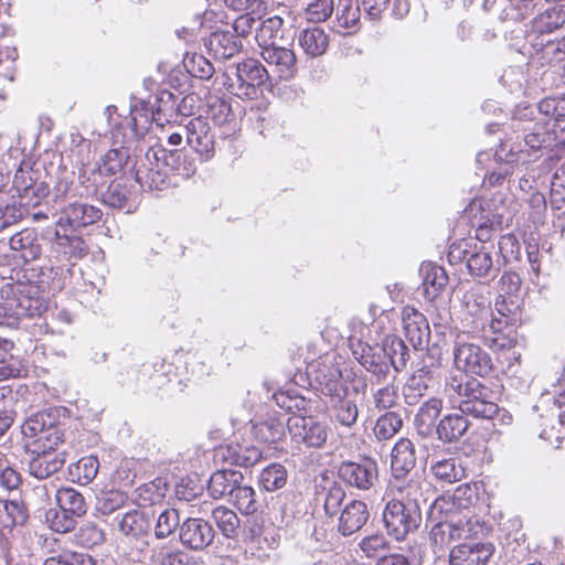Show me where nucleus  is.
<instances>
[{
	"mask_svg": "<svg viewBox=\"0 0 565 565\" xmlns=\"http://www.w3.org/2000/svg\"><path fill=\"white\" fill-rule=\"evenodd\" d=\"M61 411L49 408L29 416L21 426L28 454V472L35 479L44 480L64 466L62 454L56 448L64 441L61 428Z\"/></svg>",
	"mask_w": 565,
	"mask_h": 565,
	"instance_id": "obj_1",
	"label": "nucleus"
},
{
	"mask_svg": "<svg viewBox=\"0 0 565 565\" xmlns=\"http://www.w3.org/2000/svg\"><path fill=\"white\" fill-rule=\"evenodd\" d=\"M463 330L459 334L480 339L490 349L507 354L509 370L519 363L521 352L516 349V334H493L502 331L507 321L495 317L490 299L483 294L469 291L463 296Z\"/></svg>",
	"mask_w": 565,
	"mask_h": 565,
	"instance_id": "obj_2",
	"label": "nucleus"
},
{
	"mask_svg": "<svg viewBox=\"0 0 565 565\" xmlns=\"http://www.w3.org/2000/svg\"><path fill=\"white\" fill-rule=\"evenodd\" d=\"M444 394L450 407L476 418L490 417L497 411V404L491 401L492 391L476 377L451 375L446 380Z\"/></svg>",
	"mask_w": 565,
	"mask_h": 565,
	"instance_id": "obj_3",
	"label": "nucleus"
},
{
	"mask_svg": "<svg viewBox=\"0 0 565 565\" xmlns=\"http://www.w3.org/2000/svg\"><path fill=\"white\" fill-rule=\"evenodd\" d=\"M40 287L30 281L6 282L1 287L0 327H17L24 317L40 316L46 310Z\"/></svg>",
	"mask_w": 565,
	"mask_h": 565,
	"instance_id": "obj_4",
	"label": "nucleus"
},
{
	"mask_svg": "<svg viewBox=\"0 0 565 565\" xmlns=\"http://www.w3.org/2000/svg\"><path fill=\"white\" fill-rule=\"evenodd\" d=\"M268 71L256 60L246 58L225 67L222 78L224 88L239 98L253 99L258 87L268 79Z\"/></svg>",
	"mask_w": 565,
	"mask_h": 565,
	"instance_id": "obj_5",
	"label": "nucleus"
},
{
	"mask_svg": "<svg viewBox=\"0 0 565 565\" xmlns=\"http://www.w3.org/2000/svg\"><path fill=\"white\" fill-rule=\"evenodd\" d=\"M523 143H518L507 149L505 143H501L495 151V158L507 163L518 161L520 153H526L529 157H539L537 152L551 146L553 141V132L546 120L535 121L532 127H522Z\"/></svg>",
	"mask_w": 565,
	"mask_h": 565,
	"instance_id": "obj_6",
	"label": "nucleus"
},
{
	"mask_svg": "<svg viewBox=\"0 0 565 565\" xmlns=\"http://www.w3.org/2000/svg\"><path fill=\"white\" fill-rule=\"evenodd\" d=\"M291 444L301 451L303 448H322L330 435L329 425L311 415H292L287 419Z\"/></svg>",
	"mask_w": 565,
	"mask_h": 565,
	"instance_id": "obj_7",
	"label": "nucleus"
},
{
	"mask_svg": "<svg viewBox=\"0 0 565 565\" xmlns=\"http://www.w3.org/2000/svg\"><path fill=\"white\" fill-rule=\"evenodd\" d=\"M420 508L416 504H405V501L390 500L382 513L383 525L388 536L397 542L404 541L420 523Z\"/></svg>",
	"mask_w": 565,
	"mask_h": 565,
	"instance_id": "obj_8",
	"label": "nucleus"
},
{
	"mask_svg": "<svg viewBox=\"0 0 565 565\" xmlns=\"http://www.w3.org/2000/svg\"><path fill=\"white\" fill-rule=\"evenodd\" d=\"M129 159V151L125 147L110 149L100 162L83 164L79 169L78 180L85 190V194L97 192L104 184V175H114L122 170Z\"/></svg>",
	"mask_w": 565,
	"mask_h": 565,
	"instance_id": "obj_9",
	"label": "nucleus"
},
{
	"mask_svg": "<svg viewBox=\"0 0 565 565\" xmlns=\"http://www.w3.org/2000/svg\"><path fill=\"white\" fill-rule=\"evenodd\" d=\"M454 361L457 370L462 371L466 375L486 377L493 371L491 355L480 345L467 341L462 334L457 335Z\"/></svg>",
	"mask_w": 565,
	"mask_h": 565,
	"instance_id": "obj_10",
	"label": "nucleus"
},
{
	"mask_svg": "<svg viewBox=\"0 0 565 565\" xmlns=\"http://www.w3.org/2000/svg\"><path fill=\"white\" fill-rule=\"evenodd\" d=\"M342 360L340 355L326 354L316 365H311L309 371L310 374L313 373L321 393L331 398L347 396L348 387L340 366Z\"/></svg>",
	"mask_w": 565,
	"mask_h": 565,
	"instance_id": "obj_11",
	"label": "nucleus"
},
{
	"mask_svg": "<svg viewBox=\"0 0 565 565\" xmlns=\"http://www.w3.org/2000/svg\"><path fill=\"white\" fill-rule=\"evenodd\" d=\"M339 479L351 488L366 491L377 481V463L371 459L362 461H345L338 469Z\"/></svg>",
	"mask_w": 565,
	"mask_h": 565,
	"instance_id": "obj_12",
	"label": "nucleus"
},
{
	"mask_svg": "<svg viewBox=\"0 0 565 565\" xmlns=\"http://www.w3.org/2000/svg\"><path fill=\"white\" fill-rule=\"evenodd\" d=\"M540 438L554 448H559L565 439V392L561 393L542 415Z\"/></svg>",
	"mask_w": 565,
	"mask_h": 565,
	"instance_id": "obj_13",
	"label": "nucleus"
},
{
	"mask_svg": "<svg viewBox=\"0 0 565 565\" xmlns=\"http://www.w3.org/2000/svg\"><path fill=\"white\" fill-rule=\"evenodd\" d=\"M183 131L185 132L188 145L193 148L203 160L207 161L214 157V134L206 119L201 116L189 119L183 127Z\"/></svg>",
	"mask_w": 565,
	"mask_h": 565,
	"instance_id": "obj_14",
	"label": "nucleus"
},
{
	"mask_svg": "<svg viewBox=\"0 0 565 565\" xmlns=\"http://www.w3.org/2000/svg\"><path fill=\"white\" fill-rule=\"evenodd\" d=\"M490 249L486 245L473 244V248L468 254L467 268L469 274L478 279H492L494 278L500 268V252Z\"/></svg>",
	"mask_w": 565,
	"mask_h": 565,
	"instance_id": "obj_15",
	"label": "nucleus"
},
{
	"mask_svg": "<svg viewBox=\"0 0 565 565\" xmlns=\"http://www.w3.org/2000/svg\"><path fill=\"white\" fill-rule=\"evenodd\" d=\"M180 542L193 551H203L210 546L215 537L211 524L201 518H188L179 531Z\"/></svg>",
	"mask_w": 565,
	"mask_h": 565,
	"instance_id": "obj_16",
	"label": "nucleus"
},
{
	"mask_svg": "<svg viewBox=\"0 0 565 565\" xmlns=\"http://www.w3.org/2000/svg\"><path fill=\"white\" fill-rule=\"evenodd\" d=\"M352 354L367 372L379 380L385 379L391 369L388 358L382 345H371L359 340L352 343Z\"/></svg>",
	"mask_w": 565,
	"mask_h": 565,
	"instance_id": "obj_17",
	"label": "nucleus"
},
{
	"mask_svg": "<svg viewBox=\"0 0 565 565\" xmlns=\"http://www.w3.org/2000/svg\"><path fill=\"white\" fill-rule=\"evenodd\" d=\"M260 56L282 81H290L298 73L296 53L289 47L280 44L266 47L260 51Z\"/></svg>",
	"mask_w": 565,
	"mask_h": 565,
	"instance_id": "obj_18",
	"label": "nucleus"
},
{
	"mask_svg": "<svg viewBox=\"0 0 565 565\" xmlns=\"http://www.w3.org/2000/svg\"><path fill=\"white\" fill-rule=\"evenodd\" d=\"M370 511L362 500L353 499L347 502L337 515V531L344 537H349L367 523Z\"/></svg>",
	"mask_w": 565,
	"mask_h": 565,
	"instance_id": "obj_19",
	"label": "nucleus"
},
{
	"mask_svg": "<svg viewBox=\"0 0 565 565\" xmlns=\"http://www.w3.org/2000/svg\"><path fill=\"white\" fill-rule=\"evenodd\" d=\"M148 158L160 161L159 166L168 169V174L175 173L189 178L196 170L194 160L188 159L181 150H168L162 146H156L148 149Z\"/></svg>",
	"mask_w": 565,
	"mask_h": 565,
	"instance_id": "obj_20",
	"label": "nucleus"
},
{
	"mask_svg": "<svg viewBox=\"0 0 565 565\" xmlns=\"http://www.w3.org/2000/svg\"><path fill=\"white\" fill-rule=\"evenodd\" d=\"M404 334L414 349H423L428 344L430 328L426 317L414 307L406 306L402 311Z\"/></svg>",
	"mask_w": 565,
	"mask_h": 565,
	"instance_id": "obj_21",
	"label": "nucleus"
},
{
	"mask_svg": "<svg viewBox=\"0 0 565 565\" xmlns=\"http://www.w3.org/2000/svg\"><path fill=\"white\" fill-rule=\"evenodd\" d=\"M102 216L103 212L99 207L83 202H73L61 207L57 225L81 228L98 222Z\"/></svg>",
	"mask_w": 565,
	"mask_h": 565,
	"instance_id": "obj_22",
	"label": "nucleus"
},
{
	"mask_svg": "<svg viewBox=\"0 0 565 565\" xmlns=\"http://www.w3.org/2000/svg\"><path fill=\"white\" fill-rule=\"evenodd\" d=\"M494 552L491 543L459 544L449 554V565H487Z\"/></svg>",
	"mask_w": 565,
	"mask_h": 565,
	"instance_id": "obj_23",
	"label": "nucleus"
},
{
	"mask_svg": "<svg viewBox=\"0 0 565 565\" xmlns=\"http://www.w3.org/2000/svg\"><path fill=\"white\" fill-rule=\"evenodd\" d=\"M127 127L122 132L121 143L128 142L138 135H142L152 121H156L150 99H140L130 106V119H126Z\"/></svg>",
	"mask_w": 565,
	"mask_h": 565,
	"instance_id": "obj_24",
	"label": "nucleus"
},
{
	"mask_svg": "<svg viewBox=\"0 0 565 565\" xmlns=\"http://www.w3.org/2000/svg\"><path fill=\"white\" fill-rule=\"evenodd\" d=\"M205 47L216 60H228L242 49L239 38L231 30H216L205 40Z\"/></svg>",
	"mask_w": 565,
	"mask_h": 565,
	"instance_id": "obj_25",
	"label": "nucleus"
},
{
	"mask_svg": "<svg viewBox=\"0 0 565 565\" xmlns=\"http://www.w3.org/2000/svg\"><path fill=\"white\" fill-rule=\"evenodd\" d=\"M160 161L148 158V150L136 169V181L148 190H162L168 183V169L159 166Z\"/></svg>",
	"mask_w": 565,
	"mask_h": 565,
	"instance_id": "obj_26",
	"label": "nucleus"
},
{
	"mask_svg": "<svg viewBox=\"0 0 565 565\" xmlns=\"http://www.w3.org/2000/svg\"><path fill=\"white\" fill-rule=\"evenodd\" d=\"M217 456L230 465L248 468L260 460L262 451L255 446L231 443L226 446H221L217 449Z\"/></svg>",
	"mask_w": 565,
	"mask_h": 565,
	"instance_id": "obj_27",
	"label": "nucleus"
},
{
	"mask_svg": "<svg viewBox=\"0 0 565 565\" xmlns=\"http://www.w3.org/2000/svg\"><path fill=\"white\" fill-rule=\"evenodd\" d=\"M416 465V451L413 441L399 438L391 454L392 473L395 479L404 478Z\"/></svg>",
	"mask_w": 565,
	"mask_h": 565,
	"instance_id": "obj_28",
	"label": "nucleus"
},
{
	"mask_svg": "<svg viewBox=\"0 0 565 565\" xmlns=\"http://www.w3.org/2000/svg\"><path fill=\"white\" fill-rule=\"evenodd\" d=\"M287 422L284 415L267 414L252 426L253 436L264 444H276L285 437Z\"/></svg>",
	"mask_w": 565,
	"mask_h": 565,
	"instance_id": "obj_29",
	"label": "nucleus"
},
{
	"mask_svg": "<svg viewBox=\"0 0 565 565\" xmlns=\"http://www.w3.org/2000/svg\"><path fill=\"white\" fill-rule=\"evenodd\" d=\"M244 476L238 470L222 469L212 473L207 491L214 499L231 497L236 487L243 483Z\"/></svg>",
	"mask_w": 565,
	"mask_h": 565,
	"instance_id": "obj_30",
	"label": "nucleus"
},
{
	"mask_svg": "<svg viewBox=\"0 0 565 565\" xmlns=\"http://www.w3.org/2000/svg\"><path fill=\"white\" fill-rule=\"evenodd\" d=\"M435 479L444 484L460 482L466 478V467L459 457L436 459L430 465Z\"/></svg>",
	"mask_w": 565,
	"mask_h": 565,
	"instance_id": "obj_31",
	"label": "nucleus"
},
{
	"mask_svg": "<svg viewBox=\"0 0 565 565\" xmlns=\"http://www.w3.org/2000/svg\"><path fill=\"white\" fill-rule=\"evenodd\" d=\"M435 379L433 372L424 366L417 370L404 386L403 395L407 405H416L419 399L428 394L434 386Z\"/></svg>",
	"mask_w": 565,
	"mask_h": 565,
	"instance_id": "obj_32",
	"label": "nucleus"
},
{
	"mask_svg": "<svg viewBox=\"0 0 565 565\" xmlns=\"http://www.w3.org/2000/svg\"><path fill=\"white\" fill-rule=\"evenodd\" d=\"M117 522L118 531L131 539H139L149 533L151 529V522L143 511L134 509L120 516L115 518Z\"/></svg>",
	"mask_w": 565,
	"mask_h": 565,
	"instance_id": "obj_33",
	"label": "nucleus"
},
{
	"mask_svg": "<svg viewBox=\"0 0 565 565\" xmlns=\"http://www.w3.org/2000/svg\"><path fill=\"white\" fill-rule=\"evenodd\" d=\"M9 245L13 252L19 253L25 263L32 262L41 255L38 233L33 228H24L15 233L11 236Z\"/></svg>",
	"mask_w": 565,
	"mask_h": 565,
	"instance_id": "obj_34",
	"label": "nucleus"
},
{
	"mask_svg": "<svg viewBox=\"0 0 565 565\" xmlns=\"http://www.w3.org/2000/svg\"><path fill=\"white\" fill-rule=\"evenodd\" d=\"M298 44L310 57H318L326 53L329 46V36L319 26L307 28L300 31Z\"/></svg>",
	"mask_w": 565,
	"mask_h": 565,
	"instance_id": "obj_35",
	"label": "nucleus"
},
{
	"mask_svg": "<svg viewBox=\"0 0 565 565\" xmlns=\"http://www.w3.org/2000/svg\"><path fill=\"white\" fill-rule=\"evenodd\" d=\"M469 420L461 414H449L444 416L436 428L438 439L443 443L459 440L469 428Z\"/></svg>",
	"mask_w": 565,
	"mask_h": 565,
	"instance_id": "obj_36",
	"label": "nucleus"
},
{
	"mask_svg": "<svg viewBox=\"0 0 565 565\" xmlns=\"http://www.w3.org/2000/svg\"><path fill=\"white\" fill-rule=\"evenodd\" d=\"M420 275L423 276L424 295L429 300L435 299L448 281L445 269L431 263L420 266Z\"/></svg>",
	"mask_w": 565,
	"mask_h": 565,
	"instance_id": "obj_37",
	"label": "nucleus"
},
{
	"mask_svg": "<svg viewBox=\"0 0 565 565\" xmlns=\"http://www.w3.org/2000/svg\"><path fill=\"white\" fill-rule=\"evenodd\" d=\"M361 9L358 2L340 0L335 15V25L339 32L354 33L359 30Z\"/></svg>",
	"mask_w": 565,
	"mask_h": 565,
	"instance_id": "obj_38",
	"label": "nucleus"
},
{
	"mask_svg": "<svg viewBox=\"0 0 565 565\" xmlns=\"http://www.w3.org/2000/svg\"><path fill=\"white\" fill-rule=\"evenodd\" d=\"M284 20L278 15H273L260 22L256 29V42L262 50L278 45L282 40Z\"/></svg>",
	"mask_w": 565,
	"mask_h": 565,
	"instance_id": "obj_39",
	"label": "nucleus"
},
{
	"mask_svg": "<svg viewBox=\"0 0 565 565\" xmlns=\"http://www.w3.org/2000/svg\"><path fill=\"white\" fill-rule=\"evenodd\" d=\"M26 209L15 198L4 191H0V231L18 223L23 218Z\"/></svg>",
	"mask_w": 565,
	"mask_h": 565,
	"instance_id": "obj_40",
	"label": "nucleus"
},
{
	"mask_svg": "<svg viewBox=\"0 0 565 565\" xmlns=\"http://www.w3.org/2000/svg\"><path fill=\"white\" fill-rule=\"evenodd\" d=\"M55 500L60 509L81 518L86 514L87 505L84 495L74 488H61L55 492Z\"/></svg>",
	"mask_w": 565,
	"mask_h": 565,
	"instance_id": "obj_41",
	"label": "nucleus"
},
{
	"mask_svg": "<svg viewBox=\"0 0 565 565\" xmlns=\"http://www.w3.org/2000/svg\"><path fill=\"white\" fill-rule=\"evenodd\" d=\"M212 520L226 539H235L238 535L241 520L232 509L225 505L214 508Z\"/></svg>",
	"mask_w": 565,
	"mask_h": 565,
	"instance_id": "obj_42",
	"label": "nucleus"
},
{
	"mask_svg": "<svg viewBox=\"0 0 565 565\" xmlns=\"http://www.w3.org/2000/svg\"><path fill=\"white\" fill-rule=\"evenodd\" d=\"M28 519L25 507L17 500L0 499V527L11 530Z\"/></svg>",
	"mask_w": 565,
	"mask_h": 565,
	"instance_id": "obj_43",
	"label": "nucleus"
},
{
	"mask_svg": "<svg viewBox=\"0 0 565 565\" xmlns=\"http://www.w3.org/2000/svg\"><path fill=\"white\" fill-rule=\"evenodd\" d=\"M456 531L457 540H469L482 535L486 530L484 522L478 515L465 511L458 519L450 521Z\"/></svg>",
	"mask_w": 565,
	"mask_h": 565,
	"instance_id": "obj_44",
	"label": "nucleus"
},
{
	"mask_svg": "<svg viewBox=\"0 0 565 565\" xmlns=\"http://www.w3.org/2000/svg\"><path fill=\"white\" fill-rule=\"evenodd\" d=\"M345 497V490L339 483L333 482L317 494V500L322 501L326 515L334 518L342 510Z\"/></svg>",
	"mask_w": 565,
	"mask_h": 565,
	"instance_id": "obj_45",
	"label": "nucleus"
},
{
	"mask_svg": "<svg viewBox=\"0 0 565 565\" xmlns=\"http://www.w3.org/2000/svg\"><path fill=\"white\" fill-rule=\"evenodd\" d=\"M230 500L245 515H253L260 509L257 493L250 486L238 484Z\"/></svg>",
	"mask_w": 565,
	"mask_h": 565,
	"instance_id": "obj_46",
	"label": "nucleus"
},
{
	"mask_svg": "<svg viewBox=\"0 0 565 565\" xmlns=\"http://www.w3.org/2000/svg\"><path fill=\"white\" fill-rule=\"evenodd\" d=\"M102 201L114 209H126L130 212L134 207L131 193L120 181H113L106 191L102 193Z\"/></svg>",
	"mask_w": 565,
	"mask_h": 565,
	"instance_id": "obj_47",
	"label": "nucleus"
},
{
	"mask_svg": "<svg viewBox=\"0 0 565 565\" xmlns=\"http://www.w3.org/2000/svg\"><path fill=\"white\" fill-rule=\"evenodd\" d=\"M465 512L463 509L457 507V502L449 493L443 494L435 499L430 505L429 519L431 521L449 522L458 519Z\"/></svg>",
	"mask_w": 565,
	"mask_h": 565,
	"instance_id": "obj_48",
	"label": "nucleus"
},
{
	"mask_svg": "<svg viewBox=\"0 0 565 565\" xmlns=\"http://www.w3.org/2000/svg\"><path fill=\"white\" fill-rule=\"evenodd\" d=\"M403 425L404 422L401 414L386 412L375 422L373 427L374 437L379 441L390 440L402 429Z\"/></svg>",
	"mask_w": 565,
	"mask_h": 565,
	"instance_id": "obj_49",
	"label": "nucleus"
},
{
	"mask_svg": "<svg viewBox=\"0 0 565 565\" xmlns=\"http://www.w3.org/2000/svg\"><path fill=\"white\" fill-rule=\"evenodd\" d=\"M382 348L385 350V354L388 358L390 367H393L396 372L405 367L409 352L402 339L395 335L386 337Z\"/></svg>",
	"mask_w": 565,
	"mask_h": 565,
	"instance_id": "obj_50",
	"label": "nucleus"
},
{
	"mask_svg": "<svg viewBox=\"0 0 565 565\" xmlns=\"http://www.w3.org/2000/svg\"><path fill=\"white\" fill-rule=\"evenodd\" d=\"M455 525L451 522L436 521L429 533L430 545L433 546L434 553L439 554L446 551V548L457 540Z\"/></svg>",
	"mask_w": 565,
	"mask_h": 565,
	"instance_id": "obj_51",
	"label": "nucleus"
},
{
	"mask_svg": "<svg viewBox=\"0 0 565 565\" xmlns=\"http://www.w3.org/2000/svg\"><path fill=\"white\" fill-rule=\"evenodd\" d=\"M52 201L57 209L63 207V204L77 195L83 196L84 193H77V186L74 184L72 175L63 172L55 181L51 191Z\"/></svg>",
	"mask_w": 565,
	"mask_h": 565,
	"instance_id": "obj_52",
	"label": "nucleus"
},
{
	"mask_svg": "<svg viewBox=\"0 0 565 565\" xmlns=\"http://www.w3.org/2000/svg\"><path fill=\"white\" fill-rule=\"evenodd\" d=\"M443 409V401L431 397L424 402L415 416V425L418 430H429Z\"/></svg>",
	"mask_w": 565,
	"mask_h": 565,
	"instance_id": "obj_53",
	"label": "nucleus"
},
{
	"mask_svg": "<svg viewBox=\"0 0 565 565\" xmlns=\"http://www.w3.org/2000/svg\"><path fill=\"white\" fill-rule=\"evenodd\" d=\"M167 490L166 481L161 478H157L136 489L137 500L141 505H153L161 502L167 494Z\"/></svg>",
	"mask_w": 565,
	"mask_h": 565,
	"instance_id": "obj_54",
	"label": "nucleus"
},
{
	"mask_svg": "<svg viewBox=\"0 0 565 565\" xmlns=\"http://www.w3.org/2000/svg\"><path fill=\"white\" fill-rule=\"evenodd\" d=\"M335 403L332 406L333 418L343 427H352L358 419L359 408L354 401L344 397H333Z\"/></svg>",
	"mask_w": 565,
	"mask_h": 565,
	"instance_id": "obj_55",
	"label": "nucleus"
},
{
	"mask_svg": "<svg viewBox=\"0 0 565 565\" xmlns=\"http://www.w3.org/2000/svg\"><path fill=\"white\" fill-rule=\"evenodd\" d=\"M40 172L34 170L29 162L23 161L13 177V188L20 198L30 196V188L38 182Z\"/></svg>",
	"mask_w": 565,
	"mask_h": 565,
	"instance_id": "obj_56",
	"label": "nucleus"
},
{
	"mask_svg": "<svg viewBox=\"0 0 565 565\" xmlns=\"http://www.w3.org/2000/svg\"><path fill=\"white\" fill-rule=\"evenodd\" d=\"M394 488L401 494L402 501H406L405 504H416L419 507V502L424 500L423 487L426 486L425 481L419 478H412L407 481L395 479Z\"/></svg>",
	"mask_w": 565,
	"mask_h": 565,
	"instance_id": "obj_57",
	"label": "nucleus"
},
{
	"mask_svg": "<svg viewBox=\"0 0 565 565\" xmlns=\"http://www.w3.org/2000/svg\"><path fill=\"white\" fill-rule=\"evenodd\" d=\"M359 548L365 557L379 558L391 548V543L383 533L375 532L364 536L359 542Z\"/></svg>",
	"mask_w": 565,
	"mask_h": 565,
	"instance_id": "obj_58",
	"label": "nucleus"
},
{
	"mask_svg": "<svg viewBox=\"0 0 565 565\" xmlns=\"http://www.w3.org/2000/svg\"><path fill=\"white\" fill-rule=\"evenodd\" d=\"M207 116L218 126H227L228 131H235V116L231 105L223 99H214L209 104Z\"/></svg>",
	"mask_w": 565,
	"mask_h": 565,
	"instance_id": "obj_59",
	"label": "nucleus"
},
{
	"mask_svg": "<svg viewBox=\"0 0 565 565\" xmlns=\"http://www.w3.org/2000/svg\"><path fill=\"white\" fill-rule=\"evenodd\" d=\"M287 482V470L280 463H273L264 468L259 475V484L266 491L281 489Z\"/></svg>",
	"mask_w": 565,
	"mask_h": 565,
	"instance_id": "obj_60",
	"label": "nucleus"
},
{
	"mask_svg": "<svg viewBox=\"0 0 565 565\" xmlns=\"http://www.w3.org/2000/svg\"><path fill=\"white\" fill-rule=\"evenodd\" d=\"M151 108L156 116V122L160 125V121L164 118L171 117L175 113V100L174 95L167 90L161 89L153 96V100L150 99Z\"/></svg>",
	"mask_w": 565,
	"mask_h": 565,
	"instance_id": "obj_61",
	"label": "nucleus"
},
{
	"mask_svg": "<svg viewBox=\"0 0 565 565\" xmlns=\"http://www.w3.org/2000/svg\"><path fill=\"white\" fill-rule=\"evenodd\" d=\"M180 516L177 509H164L157 518L154 535L157 539H166L180 527Z\"/></svg>",
	"mask_w": 565,
	"mask_h": 565,
	"instance_id": "obj_62",
	"label": "nucleus"
},
{
	"mask_svg": "<svg viewBox=\"0 0 565 565\" xmlns=\"http://www.w3.org/2000/svg\"><path fill=\"white\" fill-rule=\"evenodd\" d=\"M183 64L190 75L200 79H209L215 72L213 64L202 54L186 55Z\"/></svg>",
	"mask_w": 565,
	"mask_h": 565,
	"instance_id": "obj_63",
	"label": "nucleus"
},
{
	"mask_svg": "<svg viewBox=\"0 0 565 565\" xmlns=\"http://www.w3.org/2000/svg\"><path fill=\"white\" fill-rule=\"evenodd\" d=\"M43 565H94V563L89 554L65 551L46 558Z\"/></svg>",
	"mask_w": 565,
	"mask_h": 565,
	"instance_id": "obj_64",
	"label": "nucleus"
}]
</instances>
